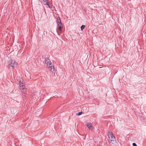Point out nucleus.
<instances>
[{
  "instance_id": "f257e3e1",
  "label": "nucleus",
  "mask_w": 146,
  "mask_h": 146,
  "mask_svg": "<svg viewBox=\"0 0 146 146\" xmlns=\"http://www.w3.org/2000/svg\"><path fill=\"white\" fill-rule=\"evenodd\" d=\"M17 79L18 81V82L20 83V89L21 92L24 93H25L27 92V89L23 84H24V81L22 78H20L19 80L16 78Z\"/></svg>"
},
{
  "instance_id": "f03ea898",
  "label": "nucleus",
  "mask_w": 146,
  "mask_h": 146,
  "mask_svg": "<svg viewBox=\"0 0 146 146\" xmlns=\"http://www.w3.org/2000/svg\"><path fill=\"white\" fill-rule=\"evenodd\" d=\"M18 63L15 60L11 59L9 60L8 63V67L9 69H13L18 66Z\"/></svg>"
},
{
  "instance_id": "7ed1b4c3",
  "label": "nucleus",
  "mask_w": 146,
  "mask_h": 146,
  "mask_svg": "<svg viewBox=\"0 0 146 146\" xmlns=\"http://www.w3.org/2000/svg\"><path fill=\"white\" fill-rule=\"evenodd\" d=\"M108 137L111 142L113 144L116 142L115 138L113 136V134L112 132H109L108 134Z\"/></svg>"
},
{
  "instance_id": "20e7f679",
  "label": "nucleus",
  "mask_w": 146,
  "mask_h": 146,
  "mask_svg": "<svg viewBox=\"0 0 146 146\" xmlns=\"http://www.w3.org/2000/svg\"><path fill=\"white\" fill-rule=\"evenodd\" d=\"M56 23L57 24V28L60 31H61L63 25L61 22L60 18L58 17L56 19Z\"/></svg>"
},
{
  "instance_id": "39448f33",
  "label": "nucleus",
  "mask_w": 146,
  "mask_h": 146,
  "mask_svg": "<svg viewBox=\"0 0 146 146\" xmlns=\"http://www.w3.org/2000/svg\"><path fill=\"white\" fill-rule=\"evenodd\" d=\"M45 64L47 65V66H48L49 65H51L52 64L50 59L48 58H46L45 59Z\"/></svg>"
},
{
  "instance_id": "423d86ee",
  "label": "nucleus",
  "mask_w": 146,
  "mask_h": 146,
  "mask_svg": "<svg viewBox=\"0 0 146 146\" xmlns=\"http://www.w3.org/2000/svg\"><path fill=\"white\" fill-rule=\"evenodd\" d=\"M48 68L52 72H53L54 71V66L52 64L50 65H48Z\"/></svg>"
},
{
  "instance_id": "0eeeda50",
  "label": "nucleus",
  "mask_w": 146,
  "mask_h": 146,
  "mask_svg": "<svg viewBox=\"0 0 146 146\" xmlns=\"http://www.w3.org/2000/svg\"><path fill=\"white\" fill-rule=\"evenodd\" d=\"M86 125L90 129H92V127L91 123H86Z\"/></svg>"
},
{
  "instance_id": "6e6552de",
  "label": "nucleus",
  "mask_w": 146,
  "mask_h": 146,
  "mask_svg": "<svg viewBox=\"0 0 146 146\" xmlns=\"http://www.w3.org/2000/svg\"><path fill=\"white\" fill-rule=\"evenodd\" d=\"M41 2L44 5H47L48 3V2L46 0H42Z\"/></svg>"
},
{
  "instance_id": "1a4fd4ad",
  "label": "nucleus",
  "mask_w": 146,
  "mask_h": 146,
  "mask_svg": "<svg viewBox=\"0 0 146 146\" xmlns=\"http://www.w3.org/2000/svg\"><path fill=\"white\" fill-rule=\"evenodd\" d=\"M49 7L50 8H51L52 7V5L50 4V3H49L48 2V4H47Z\"/></svg>"
},
{
  "instance_id": "9d476101",
  "label": "nucleus",
  "mask_w": 146,
  "mask_h": 146,
  "mask_svg": "<svg viewBox=\"0 0 146 146\" xmlns=\"http://www.w3.org/2000/svg\"><path fill=\"white\" fill-rule=\"evenodd\" d=\"M85 27V25H82L81 27V29L82 30Z\"/></svg>"
},
{
  "instance_id": "9b49d317",
  "label": "nucleus",
  "mask_w": 146,
  "mask_h": 146,
  "mask_svg": "<svg viewBox=\"0 0 146 146\" xmlns=\"http://www.w3.org/2000/svg\"><path fill=\"white\" fill-rule=\"evenodd\" d=\"M82 113V112H78L76 113V115H81Z\"/></svg>"
},
{
  "instance_id": "f8f14e48",
  "label": "nucleus",
  "mask_w": 146,
  "mask_h": 146,
  "mask_svg": "<svg viewBox=\"0 0 146 146\" xmlns=\"http://www.w3.org/2000/svg\"><path fill=\"white\" fill-rule=\"evenodd\" d=\"M132 145L133 146H137V145L135 143H133Z\"/></svg>"
}]
</instances>
